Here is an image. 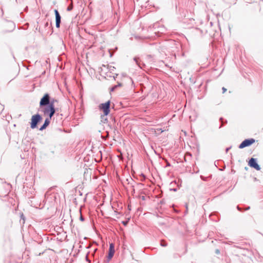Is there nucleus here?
<instances>
[{
	"label": "nucleus",
	"mask_w": 263,
	"mask_h": 263,
	"mask_svg": "<svg viewBox=\"0 0 263 263\" xmlns=\"http://www.w3.org/2000/svg\"><path fill=\"white\" fill-rule=\"evenodd\" d=\"M220 121L221 122V125L219 126V128H221V127L224 124H226L227 123V120H225L224 121V119L223 118H220Z\"/></svg>",
	"instance_id": "11"
},
{
	"label": "nucleus",
	"mask_w": 263,
	"mask_h": 263,
	"mask_svg": "<svg viewBox=\"0 0 263 263\" xmlns=\"http://www.w3.org/2000/svg\"><path fill=\"white\" fill-rule=\"evenodd\" d=\"M40 107L44 115L48 116L50 118H52L55 112L54 105L52 102H50V97L48 93H45L41 99Z\"/></svg>",
	"instance_id": "1"
},
{
	"label": "nucleus",
	"mask_w": 263,
	"mask_h": 263,
	"mask_svg": "<svg viewBox=\"0 0 263 263\" xmlns=\"http://www.w3.org/2000/svg\"><path fill=\"white\" fill-rule=\"evenodd\" d=\"M249 165L257 171H259L260 170V166L258 164L256 159L255 158H251L249 161Z\"/></svg>",
	"instance_id": "5"
},
{
	"label": "nucleus",
	"mask_w": 263,
	"mask_h": 263,
	"mask_svg": "<svg viewBox=\"0 0 263 263\" xmlns=\"http://www.w3.org/2000/svg\"><path fill=\"white\" fill-rule=\"evenodd\" d=\"M245 169H246V170H248V167H245Z\"/></svg>",
	"instance_id": "29"
},
{
	"label": "nucleus",
	"mask_w": 263,
	"mask_h": 263,
	"mask_svg": "<svg viewBox=\"0 0 263 263\" xmlns=\"http://www.w3.org/2000/svg\"><path fill=\"white\" fill-rule=\"evenodd\" d=\"M122 223L124 225V226H126L128 223V221H122Z\"/></svg>",
	"instance_id": "19"
},
{
	"label": "nucleus",
	"mask_w": 263,
	"mask_h": 263,
	"mask_svg": "<svg viewBox=\"0 0 263 263\" xmlns=\"http://www.w3.org/2000/svg\"><path fill=\"white\" fill-rule=\"evenodd\" d=\"M231 147H229L226 148V153H228V152L231 149Z\"/></svg>",
	"instance_id": "23"
},
{
	"label": "nucleus",
	"mask_w": 263,
	"mask_h": 263,
	"mask_svg": "<svg viewBox=\"0 0 263 263\" xmlns=\"http://www.w3.org/2000/svg\"><path fill=\"white\" fill-rule=\"evenodd\" d=\"M117 88V86L115 85L110 88V91L111 92L114 91Z\"/></svg>",
	"instance_id": "15"
},
{
	"label": "nucleus",
	"mask_w": 263,
	"mask_h": 263,
	"mask_svg": "<svg viewBox=\"0 0 263 263\" xmlns=\"http://www.w3.org/2000/svg\"><path fill=\"white\" fill-rule=\"evenodd\" d=\"M114 255V254L108 253V254L107 256L108 262H109L110 260L112 258Z\"/></svg>",
	"instance_id": "13"
},
{
	"label": "nucleus",
	"mask_w": 263,
	"mask_h": 263,
	"mask_svg": "<svg viewBox=\"0 0 263 263\" xmlns=\"http://www.w3.org/2000/svg\"><path fill=\"white\" fill-rule=\"evenodd\" d=\"M109 253H115V246L114 245L111 243L109 245Z\"/></svg>",
	"instance_id": "9"
},
{
	"label": "nucleus",
	"mask_w": 263,
	"mask_h": 263,
	"mask_svg": "<svg viewBox=\"0 0 263 263\" xmlns=\"http://www.w3.org/2000/svg\"><path fill=\"white\" fill-rule=\"evenodd\" d=\"M133 192H135V189L133 188V191H132Z\"/></svg>",
	"instance_id": "27"
},
{
	"label": "nucleus",
	"mask_w": 263,
	"mask_h": 263,
	"mask_svg": "<svg viewBox=\"0 0 263 263\" xmlns=\"http://www.w3.org/2000/svg\"><path fill=\"white\" fill-rule=\"evenodd\" d=\"M42 118L41 116L37 114L32 116L30 122V127L32 129L37 127V125L39 122L41 121Z\"/></svg>",
	"instance_id": "3"
},
{
	"label": "nucleus",
	"mask_w": 263,
	"mask_h": 263,
	"mask_svg": "<svg viewBox=\"0 0 263 263\" xmlns=\"http://www.w3.org/2000/svg\"><path fill=\"white\" fill-rule=\"evenodd\" d=\"M250 209V206H248L246 208L245 210H248Z\"/></svg>",
	"instance_id": "25"
},
{
	"label": "nucleus",
	"mask_w": 263,
	"mask_h": 263,
	"mask_svg": "<svg viewBox=\"0 0 263 263\" xmlns=\"http://www.w3.org/2000/svg\"><path fill=\"white\" fill-rule=\"evenodd\" d=\"M192 157V155L190 153H186L184 156V161H187L188 159H190Z\"/></svg>",
	"instance_id": "10"
},
{
	"label": "nucleus",
	"mask_w": 263,
	"mask_h": 263,
	"mask_svg": "<svg viewBox=\"0 0 263 263\" xmlns=\"http://www.w3.org/2000/svg\"><path fill=\"white\" fill-rule=\"evenodd\" d=\"M51 119V118H50L49 117V118H47L45 119L44 123L43 124L42 126H41V127L40 128V130H43L45 129L49 125Z\"/></svg>",
	"instance_id": "7"
},
{
	"label": "nucleus",
	"mask_w": 263,
	"mask_h": 263,
	"mask_svg": "<svg viewBox=\"0 0 263 263\" xmlns=\"http://www.w3.org/2000/svg\"><path fill=\"white\" fill-rule=\"evenodd\" d=\"M122 85V84L121 83H118V85H116V86H117V87H121Z\"/></svg>",
	"instance_id": "22"
},
{
	"label": "nucleus",
	"mask_w": 263,
	"mask_h": 263,
	"mask_svg": "<svg viewBox=\"0 0 263 263\" xmlns=\"http://www.w3.org/2000/svg\"><path fill=\"white\" fill-rule=\"evenodd\" d=\"M104 262L105 263H109V262H108V259H107L106 260H105Z\"/></svg>",
	"instance_id": "26"
},
{
	"label": "nucleus",
	"mask_w": 263,
	"mask_h": 263,
	"mask_svg": "<svg viewBox=\"0 0 263 263\" xmlns=\"http://www.w3.org/2000/svg\"><path fill=\"white\" fill-rule=\"evenodd\" d=\"M134 61H135V62L136 63V64H137L139 66V67H140L141 68H143V67L144 66H145V64L140 60L139 58H136H136H135L134 59Z\"/></svg>",
	"instance_id": "8"
},
{
	"label": "nucleus",
	"mask_w": 263,
	"mask_h": 263,
	"mask_svg": "<svg viewBox=\"0 0 263 263\" xmlns=\"http://www.w3.org/2000/svg\"><path fill=\"white\" fill-rule=\"evenodd\" d=\"M254 139L250 138L243 140L239 145V148H243L249 146L255 142Z\"/></svg>",
	"instance_id": "4"
},
{
	"label": "nucleus",
	"mask_w": 263,
	"mask_h": 263,
	"mask_svg": "<svg viewBox=\"0 0 263 263\" xmlns=\"http://www.w3.org/2000/svg\"><path fill=\"white\" fill-rule=\"evenodd\" d=\"M109 52H110V57H111L112 56V53H110V51H109Z\"/></svg>",
	"instance_id": "28"
},
{
	"label": "nucleus",
	"mask_w": 263,
	"mask_h": 263,
	"mask_svg": "<svg viewBox=\"0 0 263 263\" xmlns=\"http://www.w3.org/2000/svg\"><path fill=\"white\" fill-rule=\"evenodd\" d=\"M215 252L216 254H219L220 253V250L218 249L215 250Z\"/></svg>",
	"instance_id": "17"
},
{
	"label": "nucleus",
	"mask_w": 263,
	"mask_h": 263,
	"mask_svg": "<svg viewBox=\"0 0 263 263\" xmlns=\"http://www.w3.org/2000/svg\"><path fill=\"white\" fill-rule=\"evenodd\" d=\"M80 219L81 221H83L84 220V218H83V217L82 216H80Z\"/></svg>",
	"instance_id": "24"
},
{
	"label": "nucleus",
	"mask_w": 263,
	"mask_h": 263,
	"mask_svg": "<svg viewBox=\"0 0 263 263\" xmlns=\"http://www.w3.org/2000/svg\"><path fill=\"white\" fill-rule=\"evenodd\" d=\"M110 101H108L107 102L104 103H101L99 106V108L100 110H102L104 112V115L101 116L102 119H104L105 116H107L110 112Z\"/></svg>",
	"instance_id": "2"
},
{
	"label": "nucleus",
	"mask_w": 263,
	"mask_h": 263,
	"mask_svg": "<svg viewBox=\"0 0 263 263\" xmlns=\"http://www.w3.org/2000/svg\"><path fill=\"white\" fill-rule=\"evenodd\" d=\"M54 12L55 16V26L57 28H59L60 27L61 17L58 10L55 9Z\"/></svg>",
	"instance_id": "6"
},
{
	"label": "nucleus",
	"mask_w": 263,
	"mask_h": 263,
	"mask_svg": "<svg viewBox=\"0 0 263 263\" xmlns=\"http://www.w3.org/2000/svg\"><path fill=\"white\" fill-rule=\"evenodd\" d=\"M55 102H57V100H55L54 99H50V102H52L53 105H54V103Z\"/></svg>",
	"instance_id": "18"
},
{
	"label": "nucleus",
	"mask_w": 263,
	"mask_h": 263,
	"mask_svg": "<svg viewBox=\"0 0 263 263\" xmlns=\"http://www.w3.org/2000/svg\"><path fill=\"white\" fill-rule=\"evenodd\" d=\"M114 255V254L108 253V254L107 256L108 262H109L110 260L112 258Z\"/></svg>",
	"instance_id": "14"
},
{
	"label": "nucleus",
	"mask_w": 263,
	"mask_h": 263,
	"mask_svg": "<svg viewBox=\"0 0 263 263\" xmlns=\"http://www.w3.org/2000/svg\"><path fill=\"white\" fill-rule=\"evenodd\" d=\"M222 89L223 93H224L227 91V89L224 87H222Z\"/></svg>",
	"instance_id": "20"
},
{
	"label": "nucleus",
	"mask_w": 263,
	"mask_h": 263,
	"mask_svg": "<svg viewBox=\"0 0 263 263\" xmlns=\"http://www.w3.org/2000/svg\"><path fill=\"white\" fill-rule=\"evenodd\" d=\"M105 121H107V118H105Z\"/></svg>",
	"instance_id": "30"
},
{
	"label": "nucleus",
	"mask_w": 263,
	"mask_h": 263,
	"mask_svg": "<svg viewBox=\"0 0 263 263\" xmlns=\"http://www.w3.org/2000/svg\"><path fill=\"white\" fill-rule=\"evenodd\" d=\"M237 210H238V211H240V212H241V211H242V209H241V208H240L239 206H237Z\"/></svg>",
	"instance_id": "21"
},
{
	"label": "nucleus",
	"mask_w": 263,
	"mask_h": 263,
	"mask_svg": "<svg viewBox=\"0 0 263 263\" xmlns=\"http://www.w3.org/2000/svg\"><path fill=\"white\" fill-rule=\"evenodd\" d=\"M160 245L162 247H166L167 245L166 242L164 240H161Z\"/></svg>",
	"instance_id": "12"
},
{
	"label": "nucleus",
	"mask_w": 263,
	"mask_h": 263,
	"mask_svg": "<svg viewBox=\"0 0 263 263\" xmlns=\"http://www.w3.org/2000/svg\"><path fill=\"white\" fill-rule=\"evenodd\" d=\"M72 8H73L72 5H70L67 7V10L68 11H71L72 9Z\"/></svg>",
	"instance_id": "16"
}]
</instances>
